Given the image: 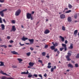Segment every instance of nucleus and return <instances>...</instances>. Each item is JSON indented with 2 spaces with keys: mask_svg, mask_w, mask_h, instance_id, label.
<instances>
[{
  "mask_svg": "<svg viewBox=\"0 0 79 79\" xmlns=\"http://www.w3.org/2000/svg\"><path fill=\"white\" fill-rule=\"evenodd\" d=\"M7 39H8V40H9V39H10V36H8L7 37Z\"/></svg>",
  "mask_w": 79,
  "mask_h": 79,
  "instance_id": "c03bdc74",
  "label": "nucleus"
},
{
  "mask_svg": "<svg viewBox=\"0 0 79 79\" xmlns=\"http://www.w3.org/2000/svg\"><path fill=\"white\" fill-rule=\"evenodd\" d=\"M48 65H51V63L49 62V63H48Z\"/></svg>",
  "mask_w": 79,
  "mask_h": 79,
  "instance_id": "bf43d9fd",
  "label": "nucleus"
},
{
  "mask_svg": "<svg viewBox=\"0 0 79 79\" xmlns=\"http://www.w3.org/2000/svg\"><path fill=\"white\" fill-rule=\"evenodd\" d=\"M68 67H70V68H73V66L71 64H68Z\"/></svg>",
  "mask_w": 79,
  "mask_h": 79,
  "instance_id": "f3484780",
  "label": "nucleus"
},
{
  "mask_svg": "<svg viewBox=\"0 0 79 79\" xmlns=\"http://www.w3.org/2000/svg\"><path fill=\"white\" fill-rule=\"evenodd\" d=\"M30 49L31 51L34 50V48L32 47H31Z\"/></svg>",
  "mask_w": 79,
  "mask_h": 79,
  "instance_id": "49530a36",
  "label": "nucleus"
},
{
  "mask_svg": "<svg viewBox=\"0 0 79 79\" xmlns=\"http://www.w3.org/2000/svg\"><path fill=\"white\" fill-rule=\"evenodd\" d=\"M75 67L76 68H78L79 67V65H78V64H75Z\"/></svg>",
  "mask_w": 79,
  "mask_h": 79,
  "instance_id": "473e14b6",
  "label": "nucleus"
},
{
  "mask_svg": "<svg viewBox=\"0 0 79 79\" xmlns=\"http://www.w3.org/2000/svg\"><path fill=\"white\" fill-rule=\"evenodd\" d=\"M72 7H73V6H72V5H71V4H69V8L70 9V8H72Z\"/></svg>",
  "mask_w": 79,
  "mask_h": 79,
  "instance_id": "cd10ccee",
  "label": "nucleus"
},
{
  "mask_svg": "<svg viewBox=\"0 0 79 79\" xmlns=\"http://www.w3.org/2000/svg\"><path fill=\"white\" fill-rule=\"evenodd\" d=\"M62 30L63 31H65V27L63 26H62Z\"/></svg>",
  "mask_w": 79,
  "mask_h": 79,
  "instance_id": "c756f323",
  "label": "nucleus"
},
{
  "mask_svg": "<svg viewBox=\"0 0 79 79\" xmlns=\"http://www.w3.org/2000/svg\"><path fill=\"white\" fill-rule=\"evenodd\" d=\"M77 34V30H75L74 32V35H76Z\"/></svg>",
  "mask_w": 79,
  "mask_h": 79,
  "instance_id": "4be33fe9",
  "label": "nucleus"
},
{
  "mask_svg": "<svg viewBox=\"0 0 79 79\" xmlns=\"http://www.w3.org/2000/svg\"><path fill=\"white\" fill-rule=\"evenodd\" d=\"M0 73L2 74H3V75H5V76H10V75L7 74L6 73L3 72L2 71H1Z\"/></svg>",
  "mask_w": 79,
  "mask_h": 79,
  "instance_id": "9d476101",
  "label": "nucleus"
},
{
  "mask_svg": "<svg viewBox=\"0 0 79 79\" xmlns=\"http://www.w3.org/2000/svg\"><path fill=\"white\" fill-rule=\"evenodd\" d=\"M61 19H64L65 18V15L63 14H62L60 15Z\"/></svg>",
  "mask_w": 79,
  "mask_h": 79,
  "instance_id": "f8f14e48",
  "label": "nucleus"
},
{
  "mask_svg": "<svg viewBox=\"0 0 79 79\" xmlns=\"http://www.w3.org/2000/svg\"><path fill=\"white\" fill-rule=\"evenodd\" d=\"M27 72H22L21 73V74H29L28 70H27Z\"/></svg>",
  "mask_w": 79,
  "mask_h": 79,
  "instance_id": "0eeeda50",
  "label": "nucleus"
},
{
  "mask_svg": "<svg viewBox=\"0 0 79 79\" xmlns=\"http://www.w3.org/2000/svg\"><path fill=\"white\" fill-rule=\"evenodd\" d=\"M70 12H71V10H69L67 11L65 13H70Z\"/></svg>",
  "mask_w": 79,
  "mask_h": 79,
  "instance_id": "c85d7f7f",
  "label": "nucleus"
},
{
  "mask_svg": "<svg viewBox=\"0 0 79 79\" xmlns=\"http://www.w3.org/2000/svg\"><path fill=\"white\" fill-rule=\"evenodd\" d=\"M42 55L43 56H45V55H46V53L45 52H43L42 53Z\"/></svg>",
  "mask_w": 79,
  "mask_h": 79,
  "instance_id": "b1692460",
  "label": "nucleus"
},
{
  "mask_svg": "<svg viewBox=\"0 0 79 79\" xmlns=\"http://www.w3.org/2000/svg\"><path fill=\"white\" fill-rule=\"evenodd\" d=\"M44 77H47V75L46 73H45L44 75Z\"/></svg>",
  "mask_w": 79,
  "mask_h": 79,
  "instance_id": "603ef678",
  "label": "nucleus"
},
{
  "mask_svg": "<svg viewBox=\"0 0 79 79\" xmlns=\"http://www.w3.org/2000/svg\"><path fill=\"white\" fill-rule=\"evenodd\" d=\"M21 39H22V40H23V41H25V40H28V38H26V37L24 38V37L23 36V38H22Z\"/></svg>",
  "mask_w": 79,
  "mask_h": 79,
  "instance_id": "2eb2a0df",
  "label": "nucleus"
},
{
  "mask_svg": "<svg viewBox=\"0 0 79 79\" xmlns=\"http://www.w3.org/2000/svg\"><path fill=\"white\" fill-rule=\"evenodd\" d=\"M7 11V9H4L3 10H2V11L3 12V13L4 12H5V11Z\"/></svg>",
  "mask_w": 79,
  "mask_h": 79,
  "instance_id": "4c0bfd02",
  "label": "nucleus"
},
{
  "mask_svg": "<svg viewBox=\"0 0 79 79\" xmlns=\"http://www.w3.org/2000/svg\"><path fill=\"white\" fill-rule=\"evenodd\" d=\"M71 61L72 63H75V62H74V61L73 60H72Z\"/></svg>",
  "mask_w": 79,
  "mask_h": 79,
  "instance_id": "864d4df0",
  "label": "nucleus"
},
{
  "mask_svg": "<svg viewBox=\"0 0 79 79\" xmlns=\"http://www.w3.org/2000/svg\"><path fill=\"white\" fill-rule=\"evenodd\" d=\"M32 77V75L31 74V73H30L28 74V77L29 78H30V77Z\"/></svg>",
  "mask_w": 79,
  "mask_h": 79,
  "instance_id": "aec40b11",
  "label": "nucleus"
},
{
  "mask_svg": "<svg viewBox=\"0 0 79 79\" xmlns=\"http://www.w3.org/2000/svg\"><path fill=\"white\" fill-rule=\"evenodd\" d=\"M12 68H17V66H16L13 65L12 66Z\"/></svg>",
  "mask_w": 79,
  "mask_h": 79,
  "instance_id": "58836bf2",
  "label": "nucleus"
},
{
  "mask_svg": "<svg viewBox=\"0 0 79 79\" xmlns=\"http://www.w3.org/2000/svg\"><path fill=\"white\" fill-rule=\"evenodd\" d=\"M0 2L1 3H3V2H4V1L0 0Z\"/></svg>",
  "mask_w": 79,
  "mask_h": 79,
  "instance_id": "09e8293b",
  "label": "nucleus"
},
{
  "mask_svg": "<svg viewBox=\"0 0 79 79\" xmlns=\"http://www.w3.org/2000/svg\"><path fill=\"white\" fill-rule=\"evenodd\" d=\"M72 53H73V52L71 51H69L68 52L67 55L66 56V58L67 59V61H70V60H71V59L69 58V57L71 56Z\"/></svg>",
  "mask_w": 79,
  "mask_h": 79,
  "instance_id": "f257e3e1",
  "label": "nucleus"
},
{
  "mask_svg": "<svg viewBox=\"0 0 79 79\" xmlns=\"http://www.w3.org/2000/svg\"><path fill=\"white\" fill-rule=\"evenodd\" d=\"M52 45H53L54 46V47H57V46L58 45V43H55V44H54V42H52Z\"/></svg>",
  "mask_w": 79,
  "mask_h": 79,
  "instance_id": "6e6552de",
  "label": "nucleus"
},
{
  "mask_svg": "<svg viewBox=\"0 0 79 79\" xmlns=\"http://www.w3.org/2000/svg\"><path fill=\"white\" fill-rule=\"evenodd\" d=\"M49 32L50 31L48 30V29L46 30L44 32V33L45 34H48V33H49Z\"/></svg>",
  "mask_w": 79,
  "mask_h": 79,
  "instance_id": "1a4fd4ad",
  "label": "nucleus"
},
{
  "mask_svg": "<svg viewBox=\"0 0 79 79\" xmlns=\"http://www.w3.org/2000/svg\"><path fill=\"white\" fill-rule=\"evenodd\" d=\"M46 58H49V56H46Z\"/></svg>",
  "mask_w": 79,
  "mask_h": 79,
  "instance_id": "5fc2aeb1",
  "label": "nucleus"
},
{
  "mask_svg": "<svg viewBox=\"0 0 79 79\" xmlns=\"http://www.w3.org/2000/svg\"><path fill=\"white\" fill-rule=\"evenodd\" d=\"M53 69H56V66H54Z\"/></svg>",
  "mask_w": 79,
  "mask_h": 79,
  "instance_id": "8fccbe9b",
  "label": "nucleus"
},
{
  "mask_svg": "<svg viewBox=\"0 0 79 79\" xmlns=\"http://www.w3.org/2000/svg\"><path fill=\"white\" fill-rule=\"evenodd\" d=\"M57 53H58V55H59V54H60V51H57Z\"/></svg>",
  "mask_w": 79,
  "mask_h": 79,
  "instance_id": "3c124183",
  "label": "nucleus"
},
{
  "mask_svg": "<svg viewBox=\"0 0 79 79\" xmlns=\"http://www.w3.org/2000/svg\"><path fill=\"white\" fill-rule=\"evenodd\" d=\"M0 23H2V20H0Z\"/></svg>",
  "mask_w": 79,
  "mask_h": 79,
  "instance_id": "0e129e2a",
  "label": "nucleus"
},
{
  "mask_svg": "<svg viewBox=\"0 0 79 79\" xmlns=\"http://www.w3.org/2000/svg\"><path fill=\"white\" fill-rule=\"evenodd\" d=\"M76 58L77 59V58H79V53H78L76 56Z\"/></svg>",
  "mask_w": 79,
  "mask_h": 79,
  "instance_id": "2f4dec72",
  "label": "nucleus"
},
{
  "mask_svg": "<svg viewBox=\"0 0 79 79\" xmlns=\"http://www.w3.org/2000/svg\"><path fill=\"white\" fill-rule=\"evenodd\" d=\"M38 61L39 63H41V64H42V63H43V62H42V60H38Z\"/></svg>",
  "mask_w": 79,
  "mask_h": 79,
  "instance_id": "bb28decb",
  "label": "nucleus"
},
{
  "mask_svg": "<svg viewBox=\"0 0 79 79\" xmlns=\"http://www.w3.org/2000/svg\"><path fill=\"white\" fill-rule=\"evenodd\" d=\"M28 40L30 42V44H33V42H34V39H28Z\"/></svg>",
  "mask_w": 79,
  "mask_h": 79,
  "instance_id": "9b49d317",
  "label": "nucleus"
},
{
  "mask_svg": "<svg viewBox=\"0 0 79 79\" xmlns=\"http://www.w3.org/2000/svg\"><path fill=\"white\" fill-rule=\"evenodd\" d=\"M27 19H31V20H33L34 19V18L31 15V14L27 13Z\"/></svg>",
  "mask_w": 79,
  "mask_h": 79,
  "instance_id": "7ed1b4c3",
  "label": "nucleus"
},
{
  "mask_svg": "<svg viewBox=\"0 0 79 79\" xmlns=\"http://www.w3.org/2000/svg\"><path fill=\"white\" fill-rule=\"evenodd\" d=\"M11 53L13 55H19L18 53L15 51H11Z\"/></svg>",
  "mask_w": 79,
  "mask_h": 79,
  "instance_id": "423d86ee",
  "label": "nucleus"
},
{
  "mask_svg": "<svg viewBox=\"0 0 79 79\" xmlns=\"http://www.w3.org/2000/svg\"><path fill=\"white\" fill-rule=\"evenodd\" d=\"M10 43V44L11 43H13V42H14V41H13V40H10V41H9Z\"/></svg>",
  "mask_w": 79,
  "mask_h": 79,
  "instance_id": "37998d69",
  "label": "nucleus"
},
{
  "mask_svg": "<svg viewBox=\"0 0 79 79\" xmlns=\"http://www.w3.org/2000/svg\"><path fill=\"white\" fill-rule=\"evenodd\" d=\"M26 54L27 56H30V55H31V52H29L27 53H26Z\"/></svg>",
  "mask_w": 79,
  "mask_h": 79,
  "instance_id": "393cba45",
  "label": "nucleus"
},
{
  "mask_svg": "<svg viewBox=\"0 0 79 79\" xmlns=\"http://www.w3.org/2000/svg\"><path fill=\"white\" fill-rule=\"evenodd\" d=\"M32 14H34V11H32Z\"/></svg>",
  "mask_w": 79,
  "mask_h": 79,
  "instance_id": "69168bd1",
  "label": "nucleus"
},
{
  "mask_svg": "<svg viewBox=\"0 0 79 79\" xmlns=\"http://www.w3.org/2000/svg\"><path fill=\"white\" fill-rule=\"evenodd\" d=\"M4 48H6V47H7V46H6L5 45H4Z\"/></svg>",
  "mask_w": 79,
  "mask_h": 79,
  "instance_id": "680f3d73",
  "label": "nucleus"
},
{
  "mask_svg": "<svg viewBox=\"0 0 79 79\" xmlns=\"http://www.w3.org/2000/svg\"><path fill=\"white\" fill-rule=\"evenodd\" d=\"M77 14H75L74 15V17L75 19H76L77 18Z\"/></svg>",
  "mask_w": 79,
  "mask_h": 79,
  "instance_id": "f704fd0d",
  "label": "nucleus"
},
{
  "mask_svg": "<svg viewBox=\"0 0 79 79\" xmlns=\"http://www.w3.org/2000/svg\"><path fill=\"white\" fill-rule=\"evenodd\" d=\"M68 22H71V20H68Z\"/></svg>",
  "mask_w": 79,
  "mask_h": 79,
  "instance_id": "338daca9",
  "label": "nucleus"
},
{
  "mask_svg": "<svg viewBox=\"0 0 79 79\" xmlns=\"http://www.w3.org/2000/svg\"><path fill=\"white\" fill-rule=\"evenodd\" d=\"M11 22L13 24H15V23H16V21L15 20H12Z\"/></svg>",
  "mask_w": 79,
  "mask_h": 79,
  "instance_id": "7c9ffc66",
  "label": "nucleus"
},
{
  "mask_svg": "<svg viewBox=\"0 0 79 79\" xmlns=\"http://www.w3.org/2000/svg\"><path fill=\"white\" fill-rule=\"evenodd\" d=\"M65 44H67L68 43V41H67V40L65 41Z\"/></svg>",
  "mask_w": 79,
  "mask_h": 79,
  "instance_id": "6e6d98bb",
  "label": "nucleus"
},
{
  "mask_svg": "<svg viewBox=\"0 0 79 79\" xmlns=\"http://www.w3.org/2000/svg\"><path fill=\"white\" fill-rule=\"evenodd\" d=\"M69 48V49H73V44H71Z\"/></svg>",
  "mask_w": 79,
  "mask_h": 79,
  "instance_id": "dca6fc26",
  "label": "nucleus"
},
{
  "mask_svg": "<svg viewBox=\"0 0 79 79\" xmlns=\"http://www.w3.org/2000/svg\"><path fill=\"white\" fill-rule=\"evenodd\" d=\"M26 44H27V45H30V44L29 43H26Z\"/></svg>",
  "mask_w": 79,
  "mask_h": 79,
  "instance_id": "e2e57ef3",
  "label": "nucleus"
},
{
  "mask_svg": "<svg viewBox=\"0 0 79 79\" xmlns=\"http://www.w3.org/2000/svg\"><path fill=\"white\" fill-rule=\"evenodd\" d=\"M29 66L32 67V66H34V63L30 62L29 63Z\"/></svg>",
  "mask_w": 79,
  "mask_h": 79,
  "instance_id": "ddd939ff",
  "label": "nucleus"
},
{
  "mask_svg": "<svg viewBox=\"0 0 79 79\" xmlns=\"http://www.w3.org/2000/svg\"><path fill=\"white\" fill-rule=\"evenodd\" d=\"M79 20H75V23H77V22H79Z\"/></svg>",
  "mask_w": 79,
  "mask_h": 79,
  "instance_id": "4d7b16f0",
  "label": "nucleus"
},
{
  "mask_svg": "<svg viewBox=\"0 0 79 79\" xmlns=\"http://www.w3.org/2000/svg\"><path fill=\"white\" fill-rule=\"evenodd\" d=\"M12 31H13L14 32L16 31V28H15V26H12Z\"/></svg>",
  "mask_w": 79,
  "mask_h": 79,
  "instance_id": "39448f33",
  "label": "nucleus"
},
{
  "mask_svg": "<svg viewBox=\"0 0 79 79\" xmlns=\"http://www.w3.org/2000/svg\"><path fill=\"white\" fill-rule=\"evenodd\" d=\"M20 45L21 46H23V45H24V44H21V43H19Z\"/></svg>",
  "mask_w": 79,
  "mask_h": 79,
  "instance_id": "de8ad7c7",
  "label": "nucleus"
},
{
  "mask_svg": "<svg viewBox=\"0 0 79 79\" xmlns=\"http://www.w3.org/2000/svg\"><path fill=\"white\" fill-rule=\"evenodd\" d=\"M38 76H39V77H41V79H42V75L40 74H39L38 75Z\"/></svg>",
  "mask_w": 79,
  "mask_h": 79,
  "instance_id": "a19ab883",
  "label": "nucleus"
},
{
  "mask_svg": "<svg viewBox=\"0 0 79 79\" xmlns=\"http://www.w3.org/2000/svg\"><path fill=\"white\" fill-rule=\"evenodd\" d=\"M0 47H4V45H0Z\"/></svg>",
  "mask_w": 79,
  "mask_h": 79,
  "instance_id": "13d9d810",
  "label": "nucleus"
},
{
  "mask_svg": "<svg viewBox=\"0 0 79 79\" xmlns=\"http://www.w3.org/2000/svg\"><path fill=\"white\" fill-rule=\"evenodd\" d=\"M33 76H35V77H37V76H38V75H37V74H34L33 75Z\"/></svg>",
  "mask_w": 79,
  "mask_h": 79,
  "instance_id": "a18cd8bd",
  "label": "nucleus"
},
{
  "mask_svg": "<svg viewBox=\"0 0 79 79\" xmlns=\"http://www.w3.org/2000/svg\"><path fill=\"white\" fill-rule=\"evenodd\" d=\"M47 67L49 69H50V68H52V66L51 65H48V66Z\"/></svg>",
  "mask_w": 79,
  "mask_h": 79,
  "instance_id": "79ce46f5",
  "label": "nucleus"
},
{
  "mask_svg": "<svg viewBox=\"0 0 79 79\" xmlns=\"http://www.w3.org/2000/svg\"><path fill=\"white\" fill-rule=\"evenodd\" d=\"M8 47H12V45H9L8 46Z\"/></svg>",
  "mask_w": 79,
  "mask_h": 79,
  "instance_id": "052dcab7",
  "label": "nucleus"
},
{
  "mask_svg": "<svg viewBox=\"0 0 79 79\" xmlns=\"http://www.w3.org/2000/svg\"><path fill=\"white\" fill-rule=\"evenodd\" d=\"M51 48L52 50H54L55 48V47L54 46H52L51 47Z\"/></svg>",
  "mask_w": 79,
  "mask_h": 79,
  "instance_id": "5701e85b",
  "label": "nucleus"
},
{
  "mask_svg": "<svg viewBox=\"0 0 79 79\" xmlns=\"http://www.w3.org/2000/svg\"><path fill=\"white\" fill-rule=\"evenodd\" d=\"M1 27L2 30H4L5 29V25L3 24H1Z\"/></svg>",
  "mask_w": 79,
  "mask_h": 79,
  "instance_id": "6ab92c4d",
  "label": "nucleus"
},
{
  "mask_svg": "<svg viewBox=\"0 0 79 79\" xmlns=\"http://www.w3.org/2000/svg\"><path fill=\"white\" fill-rule=\"evenodd\" d=\"M60 37L61 39V41L63 42L64 41V38L62 37L61 36H60Z\"/></svg>",
  "mask_w": 79,
  "mask_h": 79,
  "instance_id": "a211bd4d",
  "label": "nucleus"
},
{
  "mask_svg": "<svg viewBox=\"0 0 79 79\" xmlns=\"http://www.w3.org/2000/svg\"><path fill=\"white\" fill-rule=\"evenodd\" d=\"M71 17H69L68 18V20H71Z\"/></svg>",
  "mask_w": 79,
  "mask_h": 79,
  "instance_id": "c9c22d12",
  "label": "nucleus"
},
{
  "mask_svg": "<svg viewBox=\"0 0 79 79\" xmlns=\"http://www.w3.org/2000/svg\"><path fill=\"white\" fill-rule=\"evenodd\" d=\"M21 10L20 9H19L16 12L15 15L17 16H19V14L21 13Z\"/></svg>",
  "mask_w": 79,
  "mask_h": 79,
  "instance_id": "20e7f679",
  "label": "nucleus"
},
{
  "mask_svg": "<svg viewBox=\"0 0 79 79\" xmlns=\"http://www.w3.org/2000/svg\"><path fill=\"white\" fill-rule=\"evenodd\" d=\"M17 60L19 61V62H21L23 61V60L21 58H18Z\"/></svg>",
  "mask_w": 79,
  "mask_h": 79,
  "instance_id": "a878e982",
  "label": "nucleus"
},
{
  "mask_svg": "<svg viewBox=\"0 0 79 79\" xmlns=\"http://www.w3.org/2000/svg\"><path fill=\"white\" fill-rule=\"evenodd\" d=\"M0 63H1V64H0V66H5V65H4V63L2 62H0Z\"/></svg>",
  "mask_w": 79,
  "mask_h": 79,
  "instance_id": "412c9836",
  "label": "nucleus"
},
{
  "mask_svg": "<svg viewBox=\"0 0 79 79\" xmlns=\"http://www.w3.org/2000/svg\"><path fill=\"white\" fill-rule=\"evenodd\" d=\"M3 21L4 23H6V21H5V20H3Z\"/></svg>",
  "mask_w": 79,
  "mask_h": 79,
  "instance_id": "774afa93",
  "label": "nucleus"
},
{
  "mask_svg": "<svg viewBox=\"0 0 79 79\" xmlns=\"http://www.w3.org/2000/svg\"><path fill=\"white\" fill-rule=\"evenodd\" d=\"M48 46L47 45H45L44 46V48H48Z\"/></svg>",
  "mask_w": 79,
  "mask_h": 79,
  "instance_id": "ea45409f",
  "label": "nucleus"
},
{
  "mask_svg": "<svg viewBox=\"0 0 79 79\" xmlns=\"http://www.w3.org/2000/svg\"><path fill=\"white\" fill-rule=\"evenodd\" d=\"M0 15H1L2 17L4 16V13H3L2 11H0Z\"/></svg>",
  "mask_w": 79,
  "mask_h": 79,
  "instance_id": "4468645a",
  "label": "nucleus"
},
{
  "mask_svg": "<svg viewBox=\"0 0 79 79\" xmlns=\"http://www.w3.org/2000/svg\"><path fill=\"white\" fill-rule=\"evenodd\" d=\"M62 47H64V48H60V51L61 52V51H63V49H64L65 51H66V50H67V47H66V44H62Z\"/></svg>",
  "mask_w": 79,
  "mask_h": 79,
  "instance_id": "f03ea898",
  "label": "nucleus"
},
{
  "mask_svg": "<svg viewBox=\"0 0 79 79\" xmlns=\"http://www.w3.org/2000/svg\"><path fill=\"white\" fill-rule=\"evenodd\" d=\"M54 70V69H53V68H52L51 69V72L52 73L53 72V71Z\"/></svg>",
  "mask_w": 79,
  "mask_h": 79,
  "instance_id": "72a5a7b5",
  "label": "nucleus"
},
{
  "mask_svg": "<svg viewBox=\"0 0 79 79\" xmlns=\"http://www.w3.org/2000/svg\"><path fill=\"white\" fill-rule=\"evenodd\" d=\"M54 50V51L55 52H57L58 51V49L57 48H55L53 49Z\"/></svg>",
  "mask_w": 79,
  "mask_h": 79,
  "instance_id": "e433bc0d",
  "label": "nucleus"
}]
</instances>
